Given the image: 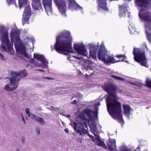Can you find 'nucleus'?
Instances as JSON below:
<instances>
[{
    "label": "nucleus",
    "instance_id": "obj_24",
    "mask_svg": "<svg viewBox=\"0 0 151 151\" xmlns=\"http://www.w3.org/2000/svg\"><path fill=\"white\" fill-rule=\"evenodd\" d=\"M139 16L141 19H151V16L150 14L140 10Z\"/></svg>",
    "mask_w": 151,
    "mask_h": 151
},
{
    "label": "nucleus",
    "instance_id": "obj_17",
    "mask_svg": "<svg viewBox=\"0 0 151 151\" xmlns=\"http://www.w3.org/2000/svg\"><path fill=\"white\" fill-rule=\"evenodd\" d=\"M90 128L91 131L93 133L94 135L96 137L94 138H91L92 140L93 141H95L96 140V144L99 146H101L105 148H107V147L106 145L105 144L104 142L102 141L100 138V137L99 135H97V134L96 133V131H97V127H96V129L95 131L93 132L91 131V128Z\"/></svg>",
    "mask_w": 151,
    "mask_h": 151
},
{
    "label": "nucleus",
    "instance_id": "obj_50",
    "mask_svg": "<svg viewBox=\"0 0 151 151\" xmlns=\"http://www.w3.org/2000/svg\"><path fill=\"white\" fill-rule=\"evenodd\" d=\"M70 116L69 115H67V117H69Z\"/></svg>",
    "mask_w": 151,
    "mask_h": 151
},
{
    "label": "nucleus",
    "instance_id": "obj_20",
    "mask_svg": "<svg viewBox=\"0 0 151 151\" xmlns=\"http://www.w3.org/2000/svg\"><path fill=\"white\" fill-rule=\"evenodd\" d=\"M135 4L141 8L146 7L150 4V0H135Z\"/></svg>",
    "mask_w": 151,
    "mask_h": 151
},
{
    "label": "nucleus",
    "instance_id": "obj_7",
    "mask_svg": "<svg viewBox=\"0 0 151 151\" xmlns=\"http://www.w3.org/2000/svg\"><path fill=\"white\" fill-rule=\"evenodd\" d=\"M0 40L1 43L0 50L6 51L10 54H13L14 50L8 38V31L1 25H0Z\"/></svg>",
    "mask_w": 151,
    "mask_h": 151
},
{
    "label": "nucleus",
    "instance_id": "obj_34",
    "mask_svg": "<svg viewBox=\"0 0 151 151\" xmlns=\"http://www.w3.org/2000/svg\"><path fill=\"white\" fill-rule=\"evenodd\" d=\"M116 57L119 58H120L121 57H123L124 59H125L126 58V57L124 55H117L116 56Z\"/></svg>",
    "mask_w": 151,
    "mask_h": 151
},
{
    "label": "nucleus",
    "instance_id": "obj_48",
    "mask_svg": "<svg viewBox=\"0 0 151 151\" xmlns=\"http://www.w3.org/2000/svg\"><path fill=\"white\" fill-rule=\"evenodd\" d=\"M13 94H14V96H17V93H13Z\"/></svg>",
    "mask_w": 151,
    "mask_h": 151
},
{
    "label": "nucleus",
    "instance_id": "obj_35",
    "mask_svg": "<svg viewBox=\"0 0 151 151\" xmlns=\"http://www.w3.org/2000/svg\"><path fill=\"white\" fill-rule=\"evenodd\" d=\"M76 96L78 99V100L80 99L83 97V95L80 93L77 94Z\"/></svg>",
    "mask_w": 151,
    "mask_h": 151
},
{
    "label": "nucleus",
    "instance_id": "obj_11",
    "mask_svg": "<svg viewBox=\"0 0 151 151\" xmlns=\"http://www.w3.org/2000/svg\"><path fill=\"white\" fill-rule=\"evenodd\" d=\"M107 53V51L105 47L101 45L98 52V59L100 60H102L107 64L110 63V62L114 63L112 61L114 60V58L112 56L109 55Z\"/></svg>",
    "mask_w": 151,
    "mask_h": 151
},
{
    "label": "nucleus",
    "instance_id": "obj_18",
    "mask_svg": "<svg viewBox=\"0 0 151 151\" xmlns=\"http://www.w3.org/2000/svg\"><path fill=\"white\" fill-rule=\"evenodd\" d=\"M51 2V0H42L46 12L48 15L51 14L52 12Z\"/></svg>",
    "mask_w": 151,
    "mask_h": 151
},
{
    "label": "nucleus",
    "instance_id": "obj_52",
    "mask_svg": "<svg viewBox=\"0 0 151 151\" xmlns=\"http://www.w3.org/2000/svg\"><path fill=\"white\" fill-rule=\"evenodd\" d=\"M64 131L66 132V128H65V129H64Z\"/></svg>",
    "mask_w": 151,
    "mask_h": 151
},
{
    "label": "nucleus",
    "instance_id": "obj_19",
    "mask_svg": "<svg viewBox=\"0 0 151 151\" xmlns=\"http://www.w3.org/2000/svg\"><path fill=\"white\" fill-rule=\"evenodd\" d=\"M119 16L120 17H123L126 15L128 16V12L127 10V8L128 7V5L126 3H124L121 6L119 5Z\"/></svg>",
    "mask_w": 151,
    "mask_h": 151
},
{
    "label": "nucleus",
    "instance_id": "obj_25",
    "mask_svg": "<svg viewBox=\"0 0 151 151\" xmlns=\"http://www.w3.org/2000/svg\"><path fill=\"white\" fill-rule=\"evenodd\" d=\"M32 119H34L35 121L41 125H43L45 124V122L43 119L41 117L37 116L35 115V116L33 117Z\"/></svg>",
    "mask_w": 151,
    "mask_h": 151
},
{
    "label": "nucleus",
    "instance_id": "obj_40",
    "mask_svg": "<svg viewBox=\"0 0 151 151\" xmlns=\"http://www.w3.org/2000/svg\"><path fill=\"white\" fill-rule=\"evenodd\" d=\"M111 76L112 77L114 78L116 80H118L119 76H115L114 75H111Z\"/></svg>",
    "mask_w": 151,
    "mask_h": 151
},
{
    "label": "nucleus",
    "instance_id": "obj_53",
    "mask_svg": "<svg viewBox=\"0 0 151 151\" xmlns=\"http://www.w3.org/2000/svg\"><path fill=\"white\" fill-rule=\"evenodd\" d=\"M62 124H63V126H64L65 125L64 124V123L63 122H62Z\"/></svg>",
    "mask_w": 151,
    "mask_h": 151
},
{
    "label": "nucleus",
    "instance_id": "obj_27",
    "mask_svg": "<svg viewBox=\"0 0 151 151\" xmlns=\"http://www.w3.org/2000/svg\"><path fill=\"white\" fill-rule=\"evenodd\" d=\"M67 59L69 61H70V62L72 63L75 60L76 58L79 59V58H80V57H78L74 56H70L67 53Z\"/></svg>",
    "mask_w": 151,
    "mask_h": 151
},
{
    "label": "nucleus",
    "instance_id": "obj_12",
    "mask_svg": "<svg viewBox=\"0 0 151 151\" xmlns=\"http://www.w3.org/2000/svg\"><path fill=\"white\" fill-rule=\"evenodd\" d=\"M103 89L113 98L116 99L117 96L116 93L117 92L120 93L122 91L119 89L117 87L111 83H106L104 86H102Z\"/></svg>",
    "mask_w": 151,
    "mask_h": 151
},
{
    "label": "nucleus",
    "instance_id": "obj_21",
    "mask_svg": "<svg viewBox=\"0 0 151 151\" xmlns=\"http://www.w3.org/2000/svg\"><path fill=\"white\" fill-rule=\"evenodd\" d=\"M107 145L110 151L114 150L116 147L115 140L109 138L107 142Z\"/></svg>",
    "mask_w": 151,
    "mask_h": 151
},
{
    "label": "nucleus",
    "instance_id": "obj_43",
    "mask_svg": "<svg viewBox=\"0 0 151 151\" xmlns=\"http://www.w3.org/2000/svg\"><path fill=\"white\" fill-rule=\"evenodd\" d=\"M21 140L23 143H24L25 141V138L24 137H23L21 138Z\"/></svg>",
    "mask_w": 151,
    "mask_h": 151
},
{
    "label": "nucleus",
    "instance_id": "obj_29",
    "mask_svg": "<svg viewBox=\"0 0 151 151\" xmlns=\"http://www.w3.org/2000/svg\"><path fill=\"white\" fill-rule=\"evenodd\" d=\"M26 113L28 114V116L32 118L33 117L35 116V115L33 114L30 113L29 109L26 108L25 109Z\"/></svg>",
    "mask_w": 151,
    "mask_h": 151
},
{
    "label": "nucleus",
    "instance_id": "obj_10",
    "mask_svg": "<svg viewBox=\"0 0 151 151\" xmlns=\"http://www.w3.org/2000/svg\"><path fill=\"white\" fill-rule=\"evenodd\" d=\"M133 54L134 55V59L135 61L139 63L142 65L146 67L147 60L144 50L134 47Z\"/></svg>",
    "mask_w": 151,
    "mask_h": 151
},
{
    "label": "nucleus",
    "instance_id": "obj_26",
    "mask_svg": "<svg viewBox=\"0 0 151 151\" xmlns=\"http://www.w3.org/2000/svg\"><path fill=\"white\" fill-rule=\"evenodd\" d=\"M99 46V45L98 43V45H90V49L91 52H92L94 54L96 52V51L98 49Z\"/></svg>",
    "mask_w": 151,
    "mask_h": 151
},
{
    "label": "nucleus",
    "instance_id": "obj_1",
    "mask_svg": "<svg viewBox=\"0 0 151 151\" xmlns=\"http://www.w3.org/2000/svg\"><path fill=\"white\" fill-rule=\"evenodd\" d=\"M19 30L16 28L12 29L10 33L11 41L12 43H14L17 56L25 61L27 59V61L29 62L28 66L32 68L35 67L36 65L43 68H47L48 62L43 55L34 54V58L38 60L37 62L34 61L33 59L30 58L29 55L27 53L25 46L19 39Z\"/></svg>",
    "mask_w": 151,
    "mask_h": 151
},
{
    "label": "nucleus",
    "instance_id": "obj_31",
    "mask_svg": "<svg viewBox=\"0 0 151 151\" xmlns=\"http://www.w3.org/2000/svg\"><path fill=\"white\" fill-rule=\"evenodd\" d=\"M59 90L58 88H57L56 90L53 89L52 90V92L51 93L52 95H54L57 94H59L60 92L58 91V90Z\"/></svg>",
    "mask_w": 151,
    "mask_h": 151
},
{
    "label": "nucleus",
    "instance_id": "obj_57",
    "mask_svg": "<svg viewBox=\"0 0 151 151\" xmlns=\"http://www.w3.org/2000/svg\"><path fill=\"white\" fill-rule=\"evenodd\" d=\"M150 70L151 71V68L150 69Z\"/></svg>",
    "mask_w": 151,
    "mask_h": 151
},
{
    "label": "nucleus",
    "instance_id": "obj_9",
    "mask_svg": "<svg viewBox=\"0 0 151 151\" xmlns=\"http://www.w3.org/2000/svg\"><path fill=\"white\" fill-rule=\"evenodd\" d=\"M80 120L77 122H74L73 124H71L72 127H73L74 130L76 133H78L80 135H83L87 133L88 136L91 138H94V137L88 133V129L86 121L81 117H79Z\"/></svg>",
    "mask_w": 151,
    "mask_h": 151
},
{
    "label": "nucleus",
    "instance_id": "obj_58",
    "mask_svg": "<svg viewBox=\"0 0 151 151\" xmlns=\"http://www.w3.org/2000/svg\"><path fill=\"white\" fill-rule=\"evenodd\" d=\"M13 96L12 95V96H11V97H12Z\"/></svg>",
    "mask_w": 151,
    "mask_h": 151
},
{
    "label": "nucleus",
    "instance_id": "obj_13",
    "mask_svg": "<svg viewBox=\"0 0 151 151\" xmlns=\"http://www.w3.org/2000/svg\"><path fill=\"white\" fill-rule=\"evenodd\" d=\"M58 6L60 13L63 16L66 15V4L65 0H54Z\"/></svg>",
    "mask_w": 151,
    "mask_h": 151
},
{
    "label": "nucleus",
    "instance_id": "obj_44",
    "mask_svg": "<svg viewBox=\"0 0 151 151\" xmlns=\"http://www.w3.org/2000/svg\"><path fill=\"white\" fill-rule=\"evenodd\" d=\"M114 60H115L114 59V60H113L112 61V62H114V63L110 62V63H114L115 62H117L121 61V60H118L116 61H114Z\"/></svg>",
    "mask_w": 151,
    "mask_h": 151
},
{
    "label": "nucleus",
    "instance_id": "obj_4",
    "mask_svg": "<svg viewBox=\"0 0 151 151\" xmlns=\"http://www.w3.org/2000/svg\"><path fill=\"white\" fill-rule=\"evenodd\" d=\"M74 49L77 51L78 54L82 55L83 56L79 58V60H81L83 65L81 67L82 69L85 71L91 72L93 70V68L90 66L91 65L93 64L94 63L89 60L85 59L86 58L84 55L87 53V50L86 49L85 46L82 43H80L74 45Z\"/></svg>",
    "mask_w": 151,
    "mask_h": 151
},
{
    "label": "nucleus",
    "instance_id": "obj_37",
    "mask_svg": "<svg viewBox=\"0 0 151 151\" xmlns=\"http://www.w3.org/2000/svg\"><path fill=\"white\" fill-rule=\"evenodd\" d=\"M20 114L21 115V116L22 117V120L23 122V123L24 124H26V122L25 121V119L24 118L23 115L22 113H21Z\"/></svg>",
    "mask_w": 151,
    "mask_h": 151
},
{
    "label": "nucleus",
    "instance_id": "obj_28",
    "mask_svg": "<svg viewBox=\"0 0 151 151\" xmlns=\"http://www.w3.org/2000/svg\"><path fill=\"white\" fill-rule=\"evenodd\" d=\"M34 41V39L33 38L27 37L24 39V43H27L30 41H31L33 44V42Z\"/></svg>",
    "mask_w": 151,
    "mask_h": 151
},
{
    "label": "nucleus",
    "instance_id": "obj_2",
    "mask_svg": "<svg viewBox=\"0 0 151 151\" xmlns=\"http://www.w3.org/2000/svg\"><path fill=\"white\" fill-rule=\"evenodd\" d=\"M99 102L93 106L94 110L90 109V107H87V108L83 110V113L80 114L81 117L86 121L88 120V123L89 127L91 128V131L93 132L96 129V122L97 120L98 116V106H100Z\"/></svg>",
    "mask_w": 151,
    "mask_h": 151
},
{
    "label": "nucleus",
    "instance_id": "obj_36",
    "mask_svg": "<svg viewBox=\"0 0 151 151\" xmlns=\"http://www.w3.org/2000/svg\"><path fill=\"white\" fill-rule=\"evenodd\" d=\"M40 127H36V130L38 134H40Z\"/></svg>",
    "mask_w": 151,
    "mask_h": 151
},
{
    "label": "nucleus",
    "instance_id": "obj_3",
    "mask_svg": "<svg viewBox=\"0 0 151 151\" xmlns=\"http://www.w3.org/2000/svg\"><path fill=\"white\" fill-rule=\"evenodd\" d=\"M107 110L109 114L114 119L119 122H123L121 108V104L109 96L106 99Z\"/></svg>",
    "mask_w": 151,
    "mask_h": 151
},
{
    "label": "nucleus",
    "instance_id": "obj_55",
    "mask_svg": "<svg viewBox=\"0 0 151 151\" xmlns=\"http://www.w3.org/2000/svg\"><path fill=\"white\" fill-rule=\"evenodd\" d=\"M47 78V79H49L50 78H48V77H47V78Z\"/></svg>",
    "mask_w": 151,
    "mask_h": 151
},
{
    "label": "nucleus",
    "instance_id": "obj_39",
    "mask_svg": "<svg viewBox=\"0 0 151 151\" xmlns=\"http://www.w3.org/2000/svg\"><path fill=\"white\" fill-rule=\"evenodd\" d=\"M0 57L2 60H5V58L3 56V55H2L0 53Z\"/></svg>",
    "mask_w": 151,
    "mask_h": 151
},
{
    "label": "nucleus",
    "instance_id": "obj_6",
    "mask_svg": "<svg viewBox=\"0 0 151 151\" xmlns=\"http://www.w3.org/2000/svg\"><path fill=\"white\" fill-rule=\"evenodd\" d=\"M27 73L25 70L17 72H12L11 73V77L6 78L4 79L5 80H8L9 82L5 86V89L8 91L13 90L18 87L19 81L21 77H24L27 76Z\"/></svg>",
    "mask_w": 151,
    "mask_h": 151
},
{
    "label": "nucleus",
    "instance_id": "obj_5",
    "mask_svg": "<svg viewBox=\"0 0 151 151\" xmlns=\"http://www.w3.org/2000/svg\"><path fill=\"white\" fill-rule=\"evenodd\" d=\"M6 1L8 5L14 4L16 6L15 0H6ZM32 7L34 11H39L40 12L42 11L40 0H32ZM18 4L20 9L22 7L25 8L23 14H31L29 3L27 0H19Z\"/></svg>",
    "mask_w": 151,
    "mask_h": 151
},
{
    "label": "nucleus",
    "instance_id": "obj_16",
    "mask_svg": "<svg viewBox=\"0 0 151 151\" xmlns=\"http://www.w3.org/2000/svg\"><path fill=\"white\" fill-rule=\"evenodd\" d=\"M67 53L73 52V49L72 47V37L69 31H67Z\"/></svg>",
    "mask_w": 151,
    "mask_h": 151
},
{
    "label": "nucleus",
    "instance_id": "obj_42",
    "mask_svg": "<svg viewBox=\"0 0 151 151\" xmlns=\"http://www.w3.org/2000/svg\"><path fill=\"white\" fill-rule=\"evenodd\" d=\"M129 29L130 30L131 33H133L134 32H135V31H136L135 29H133V30L131 29H131H130L129 28Z\"/></svg>",
    "mask_w": 151,
    "mask_h": 151
},
{
    "label": "nucleus",
    "instance_id": "obj_46",
    "mask_svg": "<svg viewBox=\"0 0 151 151\" xmlns=\"http://www.w3.org/2000/svg\"><path fill=\"white\" fill-rule=\"evenodd\" d=\"M130 83L132 85H137V84H136L135 83H133L130 82Z\"/></svg>",
    "mask_w": 151,
    "mask_h": 151
},
{
    "label": "nucleus",
    "instance_id": "obj_23",
    "mask_svg": "<svg viewBox=\"0 0 151 151\" xmlns=\"http://www.w3.org/2000/svg\"><path fill=\"white\" fill-rule=\"evenodd\" d=\"M98 10L99 11L102 10L107 11H108V9L106 6V4L105 1H99Z\"/></svg>",
    "mask_w": 151,
    "mask_h": 151
},
{
    "label": "nucleus",
    "instance_id": "obj_38",
    "mask_svg": "<svg viewBox=\"0 0 151 151\" xmlns=\"http://www.w3.org/2000/svg\"><path fill=\"white\" fill-rule=\"evenodd\" d=\"M78 100H74L71 103V104H77V103L78 102Z\"/></svg>",
    "mask_w": 151,
    "mask_h": 151
},
{
    "label": "nucleus",
    "instance_id": "obj_22",
    "mask_svg": "<svg viewBox=\"0 0 151 151\" xmlns=\"http://www.w3.org/2000/svg\"><path fill=\"white\" fill-rule=\"evenodd\" d=\"M123 109L124 111V114L126 116L128 119H130L129 115L132 114L131 111L133 110L130 108L129 105H123Z\"/></svg>",
    "mask_w": 151,
    "mask_h": 151
},
{
    "label": "nucleus",
    "instance_id": "obj_54",
    "mask_svg": "<svg viewBox=\"0 0 151 151\" xmlns=\"http://www.w3.org/2000/svg\"><path fill=\"white\" fill-rule=\"evenodd\" d=\"M121 61H124V60H123V59H122V60H121Z\"/></svg>",
    "mask_w": 151,
    "mask_h": 151
},
{
    "label": "nucleus",
    "instance_id": "obj_14",
    "mask_svg": "<svg viewBox=\"0 0 151 151\" xmlns=\"http://www.w3.org/2000/svg\"><path fill=\"white\" fill-rule=\"evenodd\" d=\"M145 22V26L147 38L151 43V19H142Z\"/></svg>",
    "mask_w": 151,
    "mask_h": 151
},
{
    "label": "nucleus",
    "instance_id": "obj_47",
    "mask_svg": "<svg viewBox=\"0 0 151 151\" xmlns=\"http://www.w3.org/2000/svg\"><path fill=\"white\" fill-rule=\"evenodd\" d=\"M39 70L40 71H42V72H44V71L43 70H42V69H38V70Z\"/></svg>",
    "mask_w": 151,
    "mask_h": 151
},
{
    "label": "nucleus",
    "instance_id": "obj_41",
    "mask_svg": "<svg viewBox=\"0 0 151 151\" xmlns=\"http://www.w3.org/2000/svg\"><path fill=\"white\" fill-rule=\"evenodd\" d=\"M118 80L120 81H125V79L124 78L120 77H118Z\"/></svg>",
    "mask_w": 151,
    "mask_h": 151
},
{
    "label": "nucleus",
    "instance_id": "obj_32",
    "mask_svg": "<svg viewBox=\"0 0 151 151\" xmlns=\"http://www.w3.org/2000/svg\"><path fill=\"white\" fill-rule=\"evenodd\" d=\"M146 86L151 88V81L147 80L146 81Z\"/></svg>",
    "mask_w": 151,
    "mask_h": 151
},
{
    "label": "nucleus",
    "instance_id": "obj_15",
    "mask_svg": "<svg viewBox=\"0 0 151 151\" xmlns=\"http://www.w3.org/2000/svg\"><path fill=\"white\" fill-rule=\"evenodd\" d=\"M68 4V8L71 10H80L82 11L83 7L79 5L75 0H67Z\"/></svg>",
    "mask_w": 151,
    "mask_h": 151
},
{
    "label": "nucleus",
    "instance_id": "obj_56",
    "mask_svg": "<svg viewBox=\"0 0 151 151\" xmlns=\"http://www.w3.org/2000/svg\"><path fill=\"white\" fill-rule=\"evenodd\" d=\"M125 62H127V61H125Z\"/></svg>",
    "mask_w": 151,
    "mask_h": 151
},
{
    "label": "nucleus",
    "instance_id": "obj_49",
    "mask_svg": "<svg viewBox=\"0 0 151 151\" xmlns=\"http://www.w3.org/2000/svg\"><path fill=\"white\" fill-rule=\"evenodd\" d=\"M60 115H64V116H65V115L64 114H63V113H60Z\"/></svg>",
    "mask_w": 151,
    "mask_h": 151
},
{
    "label": "nucleus",
    "instance_id": "obj_8",
    "mask_svg": "<svg viewBox=\"0 0 151 151\" xmlns=\"http://www.w3.org/2000/svg\"><path fill=\"white\" fill-rule=\"evenodd\" d=\"M52 51L55 49L58 53L66 55V31H65L58 34L56 37V42L54 45L53 48L52 46H51Z\"/></svg>",
    "mask_w": 151,
    "mask_h": 151
},
{
    "label": "nucleus",
    "instance_id": "obj_30",
    "mask_svg": "<svg viewBox=\"0 0 151 151\" xmlns=\"http://www.w3.org/2000/svg\"><path fill=\"white\" fill-rule=\"evenodd\" d=\"M119 151H136L135 150H131L127 148L126 147L121 146L119 147Z\"/></svg>",
    "mask_w": 151,
    "mask_h": 151
},
{
    "label": "nucleus",
    "instance_id": "obj_51",
    "mask_svg": "<svg viewBox=\"0 0 151 151\" xmlns=\"http://www.w3.org/2000/svg\"><path fill=\"white\" fill-rule=\"evenodd\" d=\"M66 131H67V133H68L69 132V131L67 129Z\"/></svg>",
    "mask_w": 151,
    "mask_h": 151
},
{
    "label": "nucleus",
    "instance_id": "obj_33",
    "mask_svg": "<svg viewBox=\"0 0 151 151\" xmlns=\"http://www.w3.org/2000/svg\"><path fill=\"white\" fill-rule=\"evenodd\" d=\"M29 19H22V25H24L25 24H28Z\"/></svg>",
    "mask_w": 151,
    "mask_h": 151
},
{
    "label": "nucleus",
    "instance_id": "obj_45",
    "mask_svg": "<svg viewBox=\"0 0 151 151\" xmlns=\"http://www.w3.org/2000/svg\"><path fill=\"white\" fill-rule=\"evenodd\" d=\"M50 109H54V110H55V108H54V107L52 106H51L50 108Z\"/></svg>",
    "mask_w": 151,
    "mask_h": 151
}]
</instances>
